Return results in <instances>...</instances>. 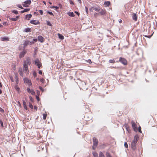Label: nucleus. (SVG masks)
I'll list each match as a JSON object with an SVG mask.
<instances>
[{"instance_id": "obj_1", "label": "nucleus", "mask_w": 157, "mask_h": 157, "mask_svg": "<svg viewBox=\"0 0 157 157\" xmlns=\"http://www.w3.org/2000/svg\"><path fill=\"white\" fill-rule=\"evenodd\" d=\"M139 139V137L138 136L135 135L134 137V139L132 140L131 143V147L134 150H135L136 148V144L137 143Z\"/></svg>"}, {"instance_id": "obj_2", "label": "nucleus", "mask_w": 157, "mask_h": 157, "mask_svg": "<svg viewBox=\"0 0 157 157\" xmlns=\"http://www.w3.org/2000/svg\"><path fill=\"white\" fill-rule=\"evenodd\" d=\"M31 59L30 58L28 57L26 59V60H25L24 63V67L25 69L28 68V65H30L31 63Z\"/></svg>"}, {"instance_id": "obj_3", "label": "nucleus", "mask_w": 157, "mask_h": 157, "mask_svg": "<svg viewBox=\"0 0 157 157\" xmlns=\"http://www.w3.org/2000/svg\"><path fill=\"white\" fill-rule=\"evenodd\" d=\"M93 144L92 148L94 150L96 148L98 145V140L95 137H94L93 139Z\"/></svg>"}, {"instance_id": "obj_4", "label": "nucleus", "mask_w": 157, "mask_h": 157, "mask_svg": "<svg viewBox=\"0 0 157 157\" xmlns=\"http://www.w3.org/2000/svg\"><path fill=\"white\" fill-rule=\"evenodd\" d=\"M34 62L35 65L37 66L38 68H40L42 67L41 63L38 59H36Z\"/></svg>"}, {"instance_id": "obj_5", "label": "nucleus", "mask_w": 157, "mask_h": 157, "mask_svg": "<svg viewBox=\"0 0 157 157\" xmlns=\"http://www.w3.org/2000/svg\"><path fill=\"white\" fill-rule=\"evenodd\" d=\"M119 61L124 65H126L127 64V61L126 59L122 57L119 58Z\"/></svg>"}, {"instance_id": "obj_6", "label": "nucleus", "mask_w": 157, "mask_h": 157, "mask_svg": "<svg viewBox=\"0 0 157 157\" xmlns=\"http://www.w3.org/2000/svg\"><path fill=\"white\" fill-rule=\"evenodd\" d=\"M31 1L30 0H27L24 2V4H22V5L25 7H28L29 5H30L31 3Z\"/></svg>"}, {"instance_id": "obj_7", "label": "nucleus", "mask_w": 157, "mask_h": 157, "mask_svg": "<svg viewBox=\"0 0 157 157\" xmlns=\"http://www.w3.org/2000/svg\"><path fill=\"white\" fill-rule=\"evenodd\" d=\"M27 90L28 92L29 93H30L32 95H35V93L34 91L33 90H31L28 87L27 88Z\"/></svg>"}, {"instance_id": "obj_8", "label": "nucleus", "mask_w": 157, "mask_h": 157, "mask_svg": "<svg viewBox=\"0 0 157 157\" xmlns=\"http://www.w3.org/2000/svg\"><path fill=\"white\" fill-rule=\"evenodd\" d=\"M38 41L41 43L44 42V38L41 36H39L38 37Z\"/></svg>"}, {"instance_id": "obj_9", "label": "nucleus", "mask_w": 157, "mask_h": 157, "mask_svg": "<svg viewBox=\"0 0 157 157\" xmlns=\"http://www.w3.org/2000/svg\"><path fill=\"white\" fill-rule=\"evenodd\" d=\"M30 23L31 24H33L34 25H37L39 23V22L38 21L35 20H32L30 21Z\"/></svg>"}, {"instance_id": "obj_10", "label": "nucleus", "mask_w": 157, "mask_h": 157, "mask_svg": "<svg viewBox=\"0 0 157 157\" xmlns=\"http://www.w3.org/2000/svg\"><path fill=\"white\" fill-rule=\"evenodd\" d=\"M26 53V52L25 51H23L21 52L19 56V58H21L23 57Z\"/></svg>"}, {"instance_id": "obj_11", "label": "nucleus", "mask_w": 157, "mask_h": 157, "mask_svg": "<svg viewBox=\"0 0 157 157\" xmlns=\"http://www.w3.org/2000/svg\"><path fill=\"white\" fill-rule=\"evenodd\" d=\"M132 18L135 21L137 20V17L136 13L132 14Z\"/></svg>"}, {"instance_id": "obj_12", "label": "nucleus", "mask_w": 157, "mask_h": 157, "mask_svg": "<svg viewBox=\"0 0 157 157\" xmlns=\"http://www.w3.org/2000/svg\"><path fill=\"white\" fill-rule=\"evenodd\" d=\"M24 81L25 83L26 84H29L30 81L27 78H24Z\"/></svg>"}, {"instance_id": "obj_13", "label": "nucleus", "mask_w": 157, "mask_h": 157, "mask_svg": "<svg viewBox=\"0 0 157 157\" xmlns=\"http://www.w3.org/2000/svg\"><path fill=\"white\" fill-rule=\"evenodd\" d=\"M1 40L3 41H8L9 40V38L8 37H4L1 38Z\"/></svg>"}, {"instance_id": "obj_14", "label": "nucleus", "mask_w": 157, "mask_h": 157, "mask_svg": "<svg viewBox=\"0 0 157 157\" xmlns=\"http://www.w3.org/2000/svg\"><path fill=\"white\" fill-rule=\"evenodd\" d=\"M32 16V15L31 14H27L26 15L25 18L27 20H29L30 19Z\"/></svg>"}, {"instance_id": "obj_15", "label": "nucleus", "mask_w": 157, "mask_h": 157, "mask_svg": "<svg viewBox=\"0 0 157 157\" xmlns=\"http://www.w3.org/2000/svg\"><path fill=\"white\" fill-rule=\"evenodd\" d=\"M100 13L102 15H104L105 14V10H103L102 9H101L100 10Z\"/></svg>"}, {"instance_id": "obj_16", "label": "nucleus", "mask_w": 157, "mask_h": 157, "mask_svg": "<svg viewBox=\"0 0 157 157\" xmlns=\"http://www.w3.org/2000/svg\"><path fill=\"white\" fill-rule=\"evenodd\" d=\"M131 124L132 128H135L136 126V124L135 122L134 121H131Z\"/></svg>"}, {"instance_id": "obj_17", "label": "nucleus", "mask_w": 157, "mask_h": 157, "mask_svg": "<svg viewBox=\"0 0 157 157\" xmlns=\"http://www.w3.org/2000/svg\"><path fill=\"white\" fill-rule=\"evenodd\" d=\"M31 31V29L30 28H27L25 29L24 32H29Z\"/></svg>"}, {"instance_id": "obj_18", "label": "nucleus", "mask_w": 157, "mask_h": 157, "mask_svg": "<svg viewBox=\"0 0 157 157\" xmlns=\"http://www.w3.org/2000/svg\"><path fill=\"white\" fill-rule=\"evenodd\" d=\"M23 104L24 107V109L26 110H27L28 109V108H27V107L26 105V102L24 100H23Z\"/></svg>"}, {"instance_id": "obj_19", "label": "nucleus", "mask_w": 157, "mask_h": 157, "mask_svg": "<svg viewBox=\"0 0 157 157\" xmlns=\"http://www.w3.org/2000/svg\"><path fill=\"white\" fill-rule=\"evenodd\" d=\"M15 78L16 80V83L17 84H18L19 83V78L17 75L16 74L15 75Z\"/></svg>"}, {"instance_id": "obj_20", "label": "nucleus", "mask_w": 157, "mask_h": 157, "mask_svg": "<svg viewBox=\"0 0 157 157\" xmlns=\"http://www.w3.org/2000/svg\"><path fill=\"white\" fill-rule=\"evenodd\" d=\"M67 14L68 16L71 17H74L75 16L74 13L73 12H69L67 13Z\"/></svg>"}, {"instance_id": "obj_21", "label": "nucleus", "mask_w": 157, "mask_h": 157, "mask_svg": "<svg viewBox=\"0 0 157 157\" xmlns=\"http://www.w3.org/2000/svg\"><path fill=\"white\" fill-rule=\"evenodd\" d=\"M104 4L107 6H109L110 4V2L108 1L105 2H104Z\"/></svg>"}, {"instance_id": "obj_22", "label": "nucleus", "mask_w": 157, "mask_h": 157, "mask_svg": "<svg viewBox=\"0 0 157 157\" xmlns=\"http://www.w3.org/2000/svg\"><path fill=\"white\" fill-rule=\"evenodd\" d=\"M19 72L21 76H23V71H22V69H20Z\"/></svg>"}, {"instance_id": "obj_23", "label": "nucleus", "mask_w": 157, "mask_h": 157, "mask_svg": "<svg viewBox=\"0 0 157 157\" xmlns=\"http://www.w3.org/2000/svg\"><path fill=\"white\" fill-rule=\"evenodd\" d=\"M58 36L59 39L61 40H63L64 39V36L62 35L59 33L58 34Z\"/></svg>"}, {"instance_id": "obj_24", "label": "nucleus", "mask_w": 157, "mask_h": 157, "mask_svg": "<svg viewBox=\"0 0 157 157\" xmlns=\"http://www.w3.org/2000/svg\"><path fill=\"white\" fill-rule=\"evenodd\" d=\"M29 41H26L25 42L24 45L25 46H27L29 44Z\"/></svg>"}, {"instance_id": "obj_25", "label": "nucleus", "mask_w": 157, "mask_h": 157, "mask_svg": "<svg viewBox=\"0 0 157 157\" xmlns=\"http://www.w3.org/2000/svg\"><path fill=\"white\" fill-rule=\"evenodd\" d=\"M99 157H105L104 155L101 152H100L99 154Z\"/></svg>"}, {"instance_id": "obj_26", "label": "nucleus", "mask_w": 157, "mask_h": 157, "mask_svg": "<svg viewBox=\"0 0 157 157\" xmlns=\"http://www.w3.org/2000/svg\"><path fill=\"white\" fill-rule=\"evenodd\" d=\"M93 155H94V157H98V155L97 153L96 152H94L93 153Z\"/></svg>"}, {"instance_id": "obj_27", "label": "nucleus", "mask_w": 157, "mask_h": 157, "mask_svg": "<svg viewBox=\"0 0 157 157\" xmlns=\"http://www.w3.org/2000/svg\"><path fill=\"white\" fill-rule=\"evenodd\" d=\"M109 62L110 63H115V61L114 59H110L109 61Z\"/></svg>"}, {"instance_id": "obj_28", "label": "nucleus", "mask_w": 157, "mask_h": 157, "mask_svg": "<svg viewBox=\"0 0 157 157\" xmlns=\"http://www.w3.org/2000/svg\"><path fill=\"white\" fill-rule=\"evenodd\" d=\"M43 119L44 120H45L46 118L47 117V114H46L43 113Z\"/></svg>"}, {"instance_id": "obj_29", "label": "nucleus", "mask_w": 157, "mask_h": 157, "mask_svg": "<svg viewBox=\"0 0 157 157\" xmlns=\"http://www.w3.org/2000/svg\"><path fill=\"white\" fill-rule=\"evenodd\" d=\"M12 12L16 14H18V11L16 10H13L12 11Z\"/></svg>"}, {"instance_id": "obj_30", "label": "nucleus", "mask_w": 157, "mask_h": 157, "mask_svg": "<svg viewBox=\"0 0 157 157\" xmlns=\"http://www.w3.org/2000/svg\"><path fill=\"white\" fill-rule=\"evenodd\" d=\"M94 9L96 11H99L100 10V8L99 7H95L94 8Z\"/></svg>"}, {"instance_id": "obj_31", "label": "nucleus", "mask_w": 157, "mask_h": 157, "mask_svg": "<svg viewBox=\"0 0 157 157\" xmlns=\"http://www.w3.org/2000/svg\"><path fill=\"white\" fill-rule=\"evenodd\" d=\"M10 20L12 21H17V19L16 18H10Z\"/></svg>"}, {"instance_id": "obj_32", "label": "nucleus", "mask_w": 157, "mask_h": 157, "mask_svg": "<svg viewBox=\"0 0 157 157\" xmlns=\"http://www.w3.org/2000/svg\"><path fill=\"white\" fill-rule=\"evenodd\" d=\"M30 10V9L29 8H27V9H25L24 10V12H27L29 11Z\"/></svg>"}, {"instance_id": "obj_33", "label": "nucleus", "mask_w": 157, "mask_h": 157, "mask_svg": "<svg viewBox=\"0 0 157 157\" xmlns=\"http://www.w3.org/2000/svg\"><path fill=\"white\" fill-rule=\"evenodd\" d=\"M124 146L126 148H128V145L127 144V143L126 142H124Z\"/></svg>"}, {"instance_id": "obj_34", "label": "nucleus", "mask_w": 157, "mask_h": 157, "mask_svg": "<svg viewBox=\"0 0 157 157\" xmlns=\"http://www.w3.org/2000/svg\"><path fill=\"white\" fill-rule=\"evenodd\" d=\"M29 107L31 108L32 109L33 108V106L32 104L30 103L29 104Z\"/></svg>"}, {"instance_id": "obj_35", "label": "nucleus", "mask_w": 157, "mask_h": 157, "mask_svg": "<svg viewBox=\"0 0 157 157\" xmlns=\"http://www.w3.org/2000/svg\"><path fill=\"white\" fill-rule=\"evenodd\" d=\"M40 81L42 83H43L44 82L45 80L44 78H41L40 79Z\"/></svg>"}, {"instance_id": "obj_36", "label": "nucleus", "mask_w": 157, "mask_h": 157, "mask_svg": "<svg viewBox=\"0 0 157 157\" xmlns=\"http://www.w3.org/2000/svg\"><path fill=\"white\" fill-rule=\"evenodd\" d=\"M33 76L34 78H35L36 77V73L35 72H34L33 73Z\"/></svg>"}, {"instance_id": "obj_37", "label": "nucleus", "mask_w": 157, "mask_h": 157, "mask_svg": "<svg viewBox=\"0 0 157 157\" xmlns=\"http://www.w3.org/2000/svg\"><path fill=\"white\" fill-rule=\"evenodd\" d=\"M39 88V89H40V90H41L43 92L44 91V89H43V88H42V87H41V86H40Z\"/></svg>"}, {"instance_id": "obj_38", "label": "nucleus", "mask_w": 157, "mask_h": 157, "mask_svg": "<svg viewBox=\"0 0 157 157\" xmlns=\"http://www.w3.org/2000/svg\"><path fill=\"white\" fill-rule=\"evenodd\" d=\"M47 24L48 25H49V26H52V24L50 23V22L48 21H47Z\"/></svg>"}, {"instance_id": "obj_39", "label": "nucleus", "mask_w": 157, "mask_h": 157, "mask_svg": "<svg viewBox=\"0 0 157 157\" xmlns=\"http://www.w3.org/2000/svg\"><path fill=\"white\" fill-rule=\"evenodd\" d=\"M138 131L140 133L142 132L141 131V127L140 126L138 128Z\"/></svg>"}, {"instance_id": "obj_40", "label": "nucleus", "mask_w": 157, "mask_h": 157, "mask_svg": "<svg viewBox=\"0 0 157 157\" xmlns=\"http://www.w3.org/2000/svg\"><path fill=\"white\" fill-rule=\"evenodd\" d=\"M51 8H55L56 9H58L59 7L58 6H53L51 7Z\"/></svg>"}, {"instance_id": "obj_41", "label": "nucleus", "mask_w": 157, "mask_h": 157, "mask_svg": "<svg viewBox=\"0 0 157 157\" xmlns=\"http://www.w3.org/2000/svg\"><path fill=\"white\" fill-rule=\"evenodd\" d=\"M17 6V7H19L20 8H21V9H23L22 7V6L21 5H18Z\"/></svg>"}, {"instance_id": "obj_42", "label": "nucleus", "mask_w": 157, "mask_h": 157, "mask_svg": "<svg viewBox=\"0 0 157 157\" xmlns=\"http://www.w3.org/2000/svg\"><path fill=\"white\" fill-rule=\"evenodd\" d=\"M39 12L40 13L41 15L43 14V11L42 10H39Z\"/></svg>"}, {"instance_id": "obj_43", "label": "nucleus", "mask_w": 157, "mask_h": 157, "mask_svg": "<svg viewBox=\"0 0 157 157\" xmlns=\"http://www.w3.org/2000/svg\"><path fill=\"white\" fill-rule=\"evenodd\" d=\"M10 80L11 81H12V82H13L14 81H13V77H12V76H10Z\"/></svg>"}, {"instance_id": "obj_44", "label": "nucleus", "mask_w": 157, "mask_h": 157, "mask_svg": "<svg viewBox=\"0 0 157 157\" xmlns=\"http://www.w3.org/2000/svg\"><path fill=\"white\" fill-rule=\"evenodd\" d=\"M48 13L50 15H52L53 16V14L52 12L48 11Z\"/></svg>"}, {"instance_id": "obj_45", "label": "nucleus", "mask_w": 157, "mask_h": 157, "mask_svg": "<svg viewBox=\"0 0 157 157\" xmlns=\"http://www.w3.org/2000/svg\"><path fill=\"white\" fill-rule=\"evenodd\" d=\"M0 124H1L2 126L3 127V123L2 121L0 120Z\"/></svg>"}, {"instance_id": "obj_46", "label": "nucleus", "mask_w": 157, "mask_h": 157, "mask_svg": "<svg viewBox=\"0 0 157 157\" xmlns=\"http://www.w3.org/2000/svg\"><path fill=\"white\" fill-rule=\"evenodd\" d=\"M34 109L36 111L37 109V107L36 106H34Z\"/></svg>"}, {"instance_id": "obj_47", "label": "nucleus", "mask_w": 157, "mask_h": 157, "mask_svg": "<svg viewBox=\"0 0 157 157\" xmlns=\"http://www.w3.org/2000/svg\"><path fill=\"white\" fill-rule=\"evenodd\" d=\"M37 40V39H33V42H36Z\"/></svg>"}, {"instance_id": "obj_48", "label": "nucleus", "mask_w": 157, "mask_h": 157, "mask_svg": "<svg viewBox=\"0 0 157 157\" xmlns=\"http://www.w3.org/2000/svg\"><path fill=\"white\" fill-rule=\"evenodd\" d=\"M85 9H86V13H88V9L86 7H85Z\"/></svg>"}, {"instance_id": "obj_49", "label": "nucleus", "mask_w": 157, "mask_h": 157, "mask_svg": "<svg viewBox=\"0 0 157 157\" xmlns=\"http://www.w3.org/2000/svg\"><path fill=\"white\" fill-rule=\"evenodd\" d=\"M34 43V42H33V41H29V44H30V45H31L33 44Z\"/></svg>"}, {"instance_id": "obj_50", "label": "nucleus", "mask_w": 157, "mask_h": 157, "mask_svg": "<svg viewBox=\"0 0 157 157\" xmlns=\"http://www.w3.org/2000/svg\"><path fill=\"white\" fill-rule=\"evenodd\" d=\"M70 4H71V5H72V4H74V3L73 2V1L71 0H70Z\"/></svg>"}, {"instance_id": "obj_51", "label": "nucleus", "mask_w": 157, "mask_h": 157, "mask_svg": "<svg viewBox=\"0 0 157 157\" xmlns=\"http://www.w3.org/2000/svg\"><path fill=\"white\" fill-rule=\"evenodd\" d=\"M107 157H111L109 153H108L107 154Z\"/></svg>"}, {"instance_id": "obj_52", "label": "nucleus", "mask_w": 157, "mask_h": 157, "mask_svg": "<svg viewBox=\"0 0 157 157\" xmlns=\"http://www.w3.org/2000/svg\"><path fill=\"white\" fill-rule=\"evenodd\" d=\"M28 84L29 86H31L32 85V84L31 81L30 82H29V83Z\"/></svg>"}, {"instance_id": "obj_53", "label": "nucleus", "mask_w": 157, "mask_h": 157, "mask_svg": "<svg viewBox=\"0 0 157 157\" xmlns=\"http://www.w3.org/2000/svg\"><path fill=\"white\" fill-rule=\"evenodd\" d=\"M0 111L2 112H4V110L1 108H0Z\"/></svg>"}, {"instance_id": "obj_54", "label": "nucleus", "mask_w": 157, "mask_h": 157, "mask_svg": "<svg viewBox=\"0 0 157 157\" xmlns=\"http://www.w3.org/2000/svg\"><path fill=\"white\" fill-rule=\"evenodd\" d=\"M29 98H30V100H31V101H33V98H32V97H31V96H30V97H29Z\"/></svg>"}, {"instance_id": "obj_55", "label": "nucleus", "mask_w": 157, "mask_h": 157, "mask_svg": "<svg viewBox=\"0 0 157 157\" xmlns=\"http://www.w3.org/2000/svg\"><path fill=\"white\" fill-rule=\"evenodd\" d=\"M15 89H16V90H18L19 89V88L17 86H15Z\"/></svg>"}, {"instance_id": "obj_56", "label": "nucleus", "mask_w": 157, "mask_h": 157, "mask_svg": "<svg viewBox=\"0 0 157 157\" xmlns=\"http://www.w3.org/2000/svg\"><path fill=\"white\" fill-rule=\"evenodd\" d=\"M39 73L40 75H42V71H39Z\"/></svg>"}, {"instance_id": "obj_57", "label": "nucleus", "mask_w": 157, "mask_h": 157, "mask_svg": "<svg viewBox=\"0 0 157 157\" xmlns=\"http://www.w3.org/2000/svg\"><path fill=\"white\" fill-rule=\"evenodd\" d=\"M89 63H91V60L90 59H89L87 61Z\"/></svg>"}, {"instance_id": "obj_58", "label": "nucleus", "mask_w": 157, "mask_h": 157, "mask_svg": "<svg viewBox=\"0 0 157 157\" xmlns=\"http://www.w3.org/2000/svg\"><path fill=\"white\" fill-rule=\"evenodd\" d=\"M119 22L120 23H121L122 22V20L121 19H119Z\"/></svg>"}, {"instance_id": "obj_59", "label": "nucleus", "mask_w": 157, "mask_h": 157, "mask_svg": "<svg viewBox=\"0 0 157 157\" xmlns=\"http://www.w3.org/2000/svg\"><path fill=\"white\" fill-rule=\"evenodd\" d=\"M75 13H76L78 16L79 15V13H78V12H77V11H75Z\"/></svg>"}, {"instance_id": "obj_60", "label": "nucleus", "mask_w": 157, "mask_h": 157, "mask_svg": "<svg viewBox=\"0 0 157 157\" xmlns=\"http://www.w3.org/2000/svg\"><path fill=\"white\" fill-rule=\"evenodd\" d=\"M36 98L38 101H39V98L38 96H36Z\"/></svg>"}, {"instance_id": "obj_61", "label": "nucleus", "mask_w": 157, "mask_h": 157, "mask_svg": "<svg viewBox=\"0 0 157 157\" xmlns=\"http://www.w3.org/2000/svg\"><path fill=\"white\" fill-rule=\"evenodd\" d=\"M25 72H27V73L29 72V70L28 69H25Z\"/></svg>"}, {"instance_id": "obj_62", "label": "nucleus", "mask_w": 157, "mask_h": 157, "mask_svg": "<svg viewBox=\"0 0 157 157\" xmlns=\"http://www.w3.org/2000/svg\"><path fill=\"white\" fill-rule=\"evenodd\" d=\"M19 17V16H16V17H15V18H17V19Z\"/></svg>"}, {"instance_id": "obj_63", "label": "nucleus", "mask_w": 157, "mask_h": 157, "mask_svg": "<svg viewBox=\"0 0 157 157\" xmlns=\"http://www.w3.org/2000/svg\"><path fill=\"white\" fill-rule=\"evenodd\" d=\"M78 1L80 3H81V0H78Z\"/></svg>"}, {"instance_id": "obj_64", "label": "nucleus", "mask_w": 157, "mask_h": 157, "mask_svg": "<svg viewBox=\"0 0 157 157\" xmlns=\"http://www.w3.org/2000/svg\"><path fill=\"white\" fill-rule=\"evenodd\" d=\"M21 13H24V10L22 11H21Z\"/></svg>"}]
</instances>
